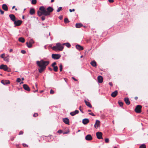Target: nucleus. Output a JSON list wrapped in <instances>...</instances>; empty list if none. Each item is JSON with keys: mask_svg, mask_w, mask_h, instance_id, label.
Listing matches in <instances>:
<instances>
[{"mask_svg": "<svg viewBox=\"0 0 148 148\" xmlns=\"http://www.w3.org/2000/svg\"><path fill=\"white\" fill-rule=\"evenodd\" d=\"M49 63V61H45L43 60H41L40 61H37V64L38 66L40 67V68L38 69L39 72L40 73H41L44 71L46 68V66H47Z\"/></svg>", "mask_w": 148, "mask_h": 148, "instance_id": "f257e3e1", "label": "nucleus"}, {"mask_svg": "<svg viewBox=\"0 0 148 148\" xmlns=\"http://www.w3.org/2000/svg\"><path fill=\"white\" fill-rule=\"evenodd\" d=\"M64 48V47L62 44H61L59 43H57L56 44V45L52 47V49L53 50L57 51H62L63 50Z\"/></svg>", "mask_w": 148, "mask_h": 148, "instance_id": "f03ea898", "label": "nucleus"}, {"mask_svg": "<svg viewBox=\"0 0 148 148\" xmlns=\"http://www.w3.org/2000/svg\"><path fill=\"white\" fill-rule=\"evenodd\" d=\"M39 10L37 12V14L39 16H40L42 15L45 16V7L44 6H42L40 7Z\"/></svg>", "mask_w": 148, "mask_h": 148, "instance_id": "7ed1b4c3", "label": "nucleus"}, {"mask_svg": "<svg viewBox=\"0 0 148 148\" xmlns=\"http://www.w3.org/2000/svg\"><path fill=\"white\" fill-rule=\"evenodd\" d=\"M53 8L51 7H49L47 10L45 8V16H47L50 15V13L53 12Z\"/></svg>", "mask_w": 148, "mask_h": 148, "instance_id": "20e7f679", "label": "nucleus"}, {"mask_svg": "<svg viewBox=\"0 0 148 148\" xmlns=\"http://www.w3.org/2000/svg\"><path fill=\"white\" fill-rule=\"evenodd\" d=\"M0 69L8 72H10V69L8 68L6 65L3 64H2L0 66Z\"/></svg>", "mask_w": 148, "mask_h": 148, "instance_id": "39448f33", "label": "nucleus"}, {"mask_svg": "<svg viewBox=\"0 0 148 148\" xmlns=\"http://www.w3.org/2000/svg\"><path fill=\"white\" fill-rule=\"evenodd\" d=\"M141 106L140 105H137L135 109V111L137 113H140L141 112Z\"/></svg>", "mask_w": 148, "mask_h": 148, "instance_id": "423d86ee", "label": "nucleus"}, {"mask_svg": "<svg viewBox=\"0 0 148 148\" xmlns=\"http://www.w3.org/2000/svg\"><path fill=\"white\" fill-rule=\"evenodd\" d=\"M61 57L60 54H53L52 55V58L55 60H58Z\"/></svg>", "mask_w": 148, "mask_h": 148, "instance_id": "0eeeda50", "label": "nucleus"}, {"mask_svg": "<svg viewBox=\"0 0 148 148\" xmlns=\"http://www.w3.org/2000/svg\"><path fill=\"white\" fill-rule=\"evenodd\" d=\"M96 136L98 139H102V133L101 132H98L96 133Z\"/></svg>", "mask_w": 148, "mask_h": 148, "instance_id": "6e6552de", "label": "nucleus"}, {"mask_svg": "<svg viewBox=\"0 0 148 148\" xmlns=\"http://www.w3.org/2000/svg\"><path fill=\"white\" fill-rule=\"evenodd\" d=\"M22 22V21L21 20H18L17 21H15L14 22V23L15 25V26H20Z\"/></svg>", "mask_w": 148, "mask_h": 148, "instance_id": "1a4fd4ad", "label": "nucleus"}, {"mask_svg": "<svg viewBox=\"0 0 148 148\" xmlns=\"http://www.w3.org/2000/svg\"><path fill=\"white\" fill-rule=\"evenodd\" d=\"M100 123V122L99 120H96V123L94 125V127L96 129L98 128L99 126Z\"/></svg>", "mask_w": 148, "mask_h": 148, "instance_id": "9d476101", "label": "nucleus"}, {"mask_svg": "<svg viewBox=\"0 0 148 148\" xmlns=\"http://www.w3.org/2000/svg\"><path fill=\"white\" fill-rule=\"evenodd\" d=\"M9 17L11 20L13 21L14 22L16 20V18L14 15L13 14H10L9 15Z\"/></svg>", "mask_w": 148, "mask_h": 148, "instance_id": "9b49d317", "label": "nucleus"}, {"mask_svg": "<svg viewBox=\"0 0 148 148\" xmlns=\"http://www.w3.org/2000/svg\"><path fill=\"white\" fill-rule=\"evenodd\" d=\"M79 111L78 110H76L75 111L71 112L70 113V114L72 116H74L77 114L78 113Z\"/></svg>", "mask_w": 148, "mask_h": 148, "instance_id": "f8f14e48", "label": "nucleus"}, {"mask_svg": "<svg viewBox=\"0 0 148 148\" xmlns=\"http://www.w3.org/2000/svg\"><path fill=\"white\" fill-rule=\"evenodd\" d=\"M92 138V137L90 134H88L85 137V139L87 140H91Z\"/></svg>", "mask_w": 148, "mask_h": 148, "instance_id": "ddd939ff", "label": "nucleus"}, {"mask_svg": "<svg viewBox=\"0 0 148 148\" xmlns=\"http://www.w3.org/2000/svg\"><path fill=\"white\" fill-rule=\"evenodd\" d=\"M23 87L24 89L27 91H29L30 89L29 86L26 84H24L23 85Z\"/></svg>", "mask_w": 148, "mask_h": 148, "instance_id": "4468645a", "label": "nucleus"}, {"mask_svg": "<svg viewBox=\"0 0 148 148\" xmlns=\"http://www.w3.org/2000/svg\"><path fill=\"white\" fill-rule=\"evenodd\" d=\"M63 121L65 123L69 125V120L68 118H66L63 119Z\"/></svg>", "mask_w": 148, "mask_h": 148, "instance_id": "2eb2a0df", "label": "nucleus"}, {"mask_svg": "<svg viewBox=\"0 0 148 148\" xmlns=\"http://www.w3.org/2000/svg\"><path fill=\"white\" fill-rule=\"evenodd\" d=\"M76 48L79 51L82 50L84 49V48L83 47L79 45H76Z\"/></svg>", "mask_w": 148, "mask_h": 148, "instance_id": "dca6fc26", "label": "nucleus"}, {"mask_svg": "<svg viewBox=\"0 0 148 148\" xmlns=\"http://www.w3.org/2000/svg\"><path fill=\"white\" fill-rule=\"evenodd\" d=\"M98 82L99 83H101L103 81V78L101 76H99L97 77Z\"/></svg>", "mask_w": 148, "mask_h": 148, "instance_id": "f3484780", "label": "nucleus"}, {"mask_svg": "<svg viewBox=\"0 0 148 148\" xmlns=\"http://www.w3.org/2000/svg\"><path fill=\"white\" fill-rule=\"evenodd\" d=\"M124 101L125 102V103L127 105H129L130 104V102L128 98L126 97L124 99Z\"/></svg>", "mask_w": 148, "mask_h": 148, "instance_id": "a211bd4d", "label": "nucleus"}, {"mask_svg": "<svg viewBox=\"0 0 148 148\" xmlns=\"http://www.w3.org/2000/svg\"><path fill=\"white\" fill-rule=\"evenodd\" d=\"M117 94L118 91L117 90H116L114 92H112V93L111 94V95L112 97H114L117 95Z\"/></svg>", "mask_w": 148, "mask_h": 148, "instance_id": "6ab92c4d", "label": "nucleus"}, {"mask_svg": "<svg viewBox=\"0 0 148 148\" xmlns=\"http://www.w3.org/2000/svg\"><path fill=\"white\" fill-rule=\"evenodd\" d=\"M89 121L88 119H84L82 120V123L84 125H86L89 123Z\"/></svg>", "mask_w": 148, "mask_h": 148, "instance_id": "aec40b11", "label": "nucleus"}, {"mask_svg": "<svg viewBox=\"0 0 148 148\" xmlns=\"http://www.w3.org/2000/svg\"><path fill=\"white\" fill-rule=\"evenodd\" d=\"M1 83L4 85H6L10 84V82L8 80H2L1 81Z\"/></svg>", "mask_w": 148, "mask_h": 148, "instance_id": "412c9836", "label": "nucleus"}, {"mask_svg": "<svg viewBox=\"0 0 148 148\" xmlns=\"http://www.w3.org/2000/svg\"><path fill=\"white\" fill-rule=\"evenodd\" d=\"M3 9L5 11H7L8 10V7L6 4H3L2 6Z\"/></svg>", "mask_w": 148, "mask_h": 148, "instance_id": "4be33fe9", "label": "nucleus"}, {"mask_svg": "<svg viewBox=\"0 0 148 148\" xmlns=\"http://www.w3.org/2000/svg\"><path fill=\"white\" fill-rule=\"evenodd\" d=\"M90 64L93 67H96L97 66L96 62L94 60L90 62Z\"/></svg>", "mask_w": 148, "mask_h": 148, "instance_id": "5701e85b", "label": "nucleus"}, {"mask_svg": "<svg viewBox=\"0 0 148 148\" xmlns=\"http://www.w3.org/2000/svg\"><path fill=\"white\" fill-rule=\"evenodd\" d=\"M85 102L86 104V105L89 107L90 108H91L92 107V105L90 104V103L88 102L87 101L85 100Z\"/></svg>", "mask_w": 148, "mask_h": 148, "instance_id": "b1692460", "label": "nucleus"}, {"mask_svg": "<svg viewBox=\"0 0 148 148\" xmlns=\"http://www.w3.org/2000/svg\"><path fill=\"white\" fill-rule=\"evenodd\" d=\"M35 12V10L33 8H31L29 11V13L31 15H32Z\"/></svg>", "mask_w": 148, "mask_h": 148, "instance_id": "393cba45", "label": "nucleus"}, {"mask_svg": "<svg viewBox=\"0 0 148 148\" xmlns=\"http://www.w3.org/2000/svg\"><path fill=\"white\" fill-rule=\"evenodd\" d=\"M83 26L82 24L81 23H76L75 25V27L77 28H79Z\"/></svg>", "mask_w": 148, "mask_h": 148, "instance_id": "a878e982", "label": "nucleus"}, {"mask_svg": "<svg viewBox=\"0 0 148 148\" xmlns=\"http://www.w3.org/2000/svg\"><path fill=\"white\" fill-rule=\"evenodd\" d=\"M62 45H65L68 48L70 47L71 46L70 44L68 42L63 43L62 44Z\"/></svg>", "mask_w": 148, "mask_h": 148, "instance_id": "bb28decb", "label": "nucleus"}, {"mask_svg": "<svg viewBox=\"0 0 148 148\" xmlns=\"http://www.w3.org/2000/svg\"><path fill=\"white\" fill-rule=\"evenodd\" d=\"M18 40L22 43L24 42H25V39L24 38L22 37H20L18 39Z\"/></svg>", "mask_w": 148, "mask_h": 148, "instance_id": "cd10ccee", "label": "nucleus"}, {"mask_svg": "<svg viewBox=\"0 0 148 148\" xmlns=\"http://www.w3.org/2000/svg\"><path fill=\"white\" fill-rule=\"evenodd\" d=\"M26 43L27 46L28 48H31V47H32V45L31 44H30V43L29 42H27Z\"/></svg>", "mask_w": 148, "mask_h": 148, "instance_id": "c85d7f7f", "label": "nucleus"}, {"mask_svg": "<svg viewBox=\"0 0 148 148\" xmlns=\"http://www.w3.org/2000/svg\"><path fill=\"white\" fill-rule=\"evenodd\" d=\"M4 60L6 62H8L9 61V59L8 58V57H4L3 58Z\"/></svg>", "mask_w": 148, "mask_h": 148, "instance_id": "c756f323", "label": "nucleus"}, {"mask_svg": "<svg viewBox=\"0 0 148 148\" xmlns=\"http://www.w3.org/2000/svg\"><path fill=\"white\" fill-rule=\"evenodd\" d=\"M53 67V70L57 72L58 71V68L57 66H54Z\"/></svg>", "mask_w": 148, "mask_h": 148, "instance_id": "7c9ffc66", "label": "nucleus"}, {"mask_svg": "<svg viewBox=\"0 0 148 148\" xmlns=\"http://www.w3.org/2000/svg\"><path fill=\"white\" fill-rule=\"evenodd\" d=\"M118 103L120 106L122 107L123 106V103L122 102L119 101H118Z\"/></svg>", "mask_w": 148, "mask_h": 148, "instance_id": "2f4dec72", "label": "nucleus"}, {"mask_svg": "<svg viewBox=\"0 0 148 148\" xmlns=\"http://www.w3.org/2000/svg\"><path fill=\"white\" fill-rule=\"evenodd\" d=\"M69 22L68 19L67 18H65L64 19V22L65 23H69Z\"/></svg>", "mask_w": 148, "mask_h": 148, "instance_id": "473e14b6", "label": "nucleus"}, {"mask_svg": "<svg viewBox=\"0 0 148 148\" xmlns=\"http://www.w3.org/2000/svg\"><path fill=\"white\" fill-rule=\"evenodd\" d=\"M146 148V145L144 144H143L141 145L139 148Z\"/></svg>", "mask_w": 148, "mask_h": 148, "instance_id": "72a5a7b5", "label": "nucleus"}, {"mask_svg": "<svg viewBox=\"0 0 148 148\" xmlns=\"http://www.w3.org/2000/svg\"><path fill=\"white\" fill-rule=\"evenodd\" d=\"M36 2V0H32V4H35Z\"/></svg>", "mask_w": 148, "mask_h": 148, "instance_id": "f704fd0d", "label": "nucleus"}, {"mask_svg": "<svg viewBox=\"0 0 148 148\" xmlns=\"http://www.w3.org/2000/svg\"><path fill=\"white\" fill-rule=\"evenodd\" d=\"M62 65L61 64H60V65L59 66V67H60V71H62Z\"/></svg>", "mask_w": 148, "mask_h": 148, "instance_id": "c9c22d12", "label": "nucleus"}, {"mask_svg": "<svg viewBox=\"0 0 148 148\" xmlns=\"http://www.w3.org/2000/svg\"><path fill=\"white\" fill-rule=\"evenodd\" d=\"M29 42L30 43V44H31L32 45L33 44H34V42L32 39H31L30 40Z\"/></svg>", "mask_w": 148, "mask_h": 148, "instance_id": "e433bc0d", "label": "nucleus"}, {"mask_svg": "<svg viewBox=\"0 0 148 148\" xmlns=\"http://www.w3.org/2000/svg\"><path fill=\"white\" fill-rule=\"evenodd\" d=\"M62 9V7H59L58 9L57 10V12H59Z\"/></svg>", "mask_w": 148, "mask_h": 148, "instance_id": "4c0bfd02", "label": "nucleus"}, {"mask_svg": "<svg viewBox=\"0 0 148 148\" xmlns=\"http://www.w3.org/2000/svg\"><path fill=\"white\" fill-rule=\"evenodd\" d=\"M5 55V53H3L0 56L1 58L3 59L4 58V56Z\"/></svg>", "mask_w": 148, "mask_h": 148, "instance_id": "58836bf2", "label": "nucleus"}, {"mask_svg": "<svg viewBox=\"0 0 148 148\" xmlns=\"http://www.w3.org/2000/svg\"><path fill=\"white\" fill-rule=\"evenodd\" d=\"M109 139L108 138H106L105 139V142L106 143H108L109 142Z\"/></svg>", "mask_w": 148, "mask_h": 148, "instance_id": "ea45409f", "label": "nucleus"}, {"mask_svg": "<svg viewBox=\"0 0 148 148\" xmlns=\"http://www.w3.org/2000/svg\"><path fill=\"white\" fill-rule=\"evenodd\" d=\"M21 79L19 78H18L16 80V82H21Z\"/></svg>", "mask_w": 148, "mask_h": 148, "instance_id": "a19ab883", "label": "nucleus"}, {"mask_svg": "<svg viewBox=\"0 0 148 148\" xmlns=\"http://www.w3.org/2000/svg\"><path fill=\"white\" fill-rule=\"evenodd\" d=\"M56 64V62H54L52 63V64L51 65V66L53 67L55 66V65Z\"/></svg>", "mask_w": 148, "mask_h": 148, "instance_id": "79ce46f5", "label": "nucleus"}, {"mask_svg": "<svg viewBox=\"0 0 148 148\" xmlns=\"http://www.w3.org/2000/svg\"><path fill=\"white\" fill-rule=\"evenodd\" d=\"M21 52L23 54H24L25 53H26V51L24 50H21Z\"/></svg>", "mask_w": 148, "mask_h": 148, "instance_id": "37998d69", "label": "nucleus"}, {"mask_svg": "<svg viewBox=\"0 0 148 148\" xmlns=\"http://www.w3.org/2000/svg\"><path fill=\"white\" fill-rule=\"evenodd\" d=\"M54 93V91L52 89H51L50 91V93L51 94H53Z\"/></svg>", "mask_w": 148, "mask_h": 148, "instance_id": "c03bdc74", "label": "nucleus"}, {"mask_svg": "<svg viewBox=\"0 0 148 148\" xmlns=\"http://www.w3.org/2000/svg\"><path fill=\"white\" fill-rule=\"evenodd\" d=\"M38 116V114L37 113H34L33 115V116L34 117H36Z\"/></svg>", "mask_w": 148, "mask_h": 148, "instance_id": "a18cd8bd", "label": "nucleus"}, {"mask_svg": "<svg viewBox=\"0 0 148 148\" xmlns=\"http://www.w3.org/2000/svg\"><path fill=\"white\" fill-rule=\"evenodd\" d=\"M89 114L93 116H95V115L92 112L89 113Z\"/></svg>", "mask_w": 148, "mask_h": 148, "instance_id": "49530a36", "label": "nucleus"}, {"mask_svg": "<svg viewBox=\"0 0 148 148\" xmlns=\"http://www.w3.org/2000/svg\"><path fill=\"white\" fill-rule=\"evenodd\" d=\"M0 12L1 14H4V12L3 11L0 9Z\"/></svg>", "mask_w": 148, "mask_h": 148, "instance_id": "de8ad7c7", "label": "nucleus"}, {"mask_svg": "<svg viewBox=\"0 0 148 148\" xmlns=\"http://www.w3.org/2000/svg\"><path fill=\"white\" fill-rule=\"evenodd\" d=\"M23 145V147H28V145L24 143H23L22 144Z\"/></svg>", "mask_w": 148, "mask_h": 148, "instance_id": "09e8293b", "label": "nucleus"}, {"mask_svg": "<svg viewBox=\"0 0 148 148\" xmlns=\"http://www.w3.org/2000/svg\"><path fill=\"white\" fill-rule=\"evenodd\" d=\"M58 132L59 133L61 134L62 132V131L61 130H59L58 131Z\"/></svg>", "mask_w": 148, "mask_h": 148, "instance_id": "8fccbe9b", "label": "nucleus"}, {"mask_svg": "<svg viewBox=\"0 0 148 148\" xmlns=\"http://www.w3.org/2000/svg\"><path fill=\"white\" fill-rule=\"evenodd\" d=\"M41 19H42V21H44L45 20V16H42L41 18Z\"/></svg>", "mask_w": 148, "mask_h": 148, "instance_id": "3c124183", "label": "nucleus"}, {"mask_svg": "<svg viewBox=\"0 0 148 148\" xmlns=\"http://www.w3.org/2000/svg\"><path fill=\"white\" fill-rule=\"evenodd\" d=\"M23 132L22 131H20L19 133V135H22L23 134Z\"/></svg>", "mask_w": 148, "mask_h": 148, "instance_id": "603ef678", "label": "nucleus"}, {"mask_svg": "<svg viewBox=\"0 0 148 148\" xmlns=\"http://www.w3.org/2000/svg\"><path fill=\"white\" fill-rule=\"evenodd\" d=\"M75 9H70L69 10V11L70 12H73L75 11Z\"/></svg>", "mask_w": 148, "mask_h": 148, "instance_id": "864d4df0", "label": "nucleus"}, {"mask_svg": "<svg viewBox=\"0 0 148 148\" xmlns=\"http://www.w3.org/2000/svg\"><path fill=\"white\" fill-rule=\"evenodd\" d=\"M79 110H80V111L82 113H83L84 112L82 111L81 109V106H80L79 107Z\"/></svg>", "mask_w": 148, "mask_h": 148, "instance_id": "5fc2aeb1", "label": "nucleus"}, {"mask_svg": "<svg viewBox=\"0 0 148 148\" xmlns=\"http://www.w3.org/2000/svg\"><path fill=\"white\" fill-rule=\"evenodd\" d=\"M108 1L109 2L111 3H113L114 1L113 0H109Z\"/></svg>", "mask_w": 148, "mask_h": 148, "instance_id": "6e6d98bb", "label": "nucleus"}, {"mask_svg": "<svg viewBox=\"0 0 148 148\" xmlns=\"http://www.w3.org/2000/svg\"><path fill=\"white\" fill-rule=\"evenodd\" d=\"M109 84L111 86H112V83L111 82H109Z\"/></svg>", "mask_w": 148, "mask_h": 148, "instance_id": "4d7b16f0", "label": "nucleus"}, {"mask_svg": "<svg viewBox=\"0 0 148 148\" xmlns=\"http://www.w3.org/2000/svg\"><path fill=\"white\" fill-rule=\"evenodd\" d=\"M72 78L74 79V80L75 81H77V80L74 77H72Z\"/></svg>", "mask_w": 148, "mask_h": 148, "instance_id": "13d9d810", "label": "nucleus"}, {"mask_svg": "<svg viewBox=\"0 0 148 148\" xmlns=\"http://www.w3.org/2000/svg\"><path fill=\"white\" fill-rule=\"evenodd\" d=\"M13 50L12 49H10L9 50V52H11Z\"/></svg>", "mask_w": 148, "mask_h": 148, "instance_id": "bf43d9fd", "label": "nucleus"}, {"mask_svg": "<svg viewBox=\"0 0 148 148\" xmlns=\"http://www.w3.org/2000/svg\"><path fill=\"white\" fill-rule=\"evenodd\" d=\"M49 70L50 71H52V69L50 67H49Z\"/></svg>", "mask_w": 148, "mask_h": 148, "instance_id": "052dcab7", "label": "nucleus"}, {"mask_svg": "<svg viewBox=\"0 0 148 148\" xmlns=\"http://www.w3.org/2000/svg\"><path fill=\"white\" fill-rule=\"evenodd\" d=\"M134 99L135 100H137L138 99V97H134Z\"/></svg>", "mask_w": 148, "mask_h": 148, "instance_id": "680f3d73", "label": "nucleus"}, {"mask_svg": "<svg viewBox=\"0 0 148 148\" xmlns=\"http://www.w3.org/2000/svg\"><path fill=\"white\" fill-rule=\"evenodd\" d=\"M16 147H19V145H18V144H16Z\"/></svg>", "mask_w": 148, "mask_h": 148, "instance_id": "e2e57ef3", "label": "nucleus"}, {"mask_svg": "<svg viewBox=\"0 0 148 148\" xmlns=\"http://www.w3.org/2000/svg\"><path fill=\"white\" fill-rule=\"evenodd\" d=\"M54 0H51V3H52V2H53L54 1Z\"/></svg>", "mask_w": 148, "mask_h": 148, "instance_id": "0e129e2a", "label": "nucleus"}, {"mask_svg": "<svg viewBox=\"0 0 148 148\" xmlns=\"http://www.w3.org/2000/svg\"><path fill=\"white\" fill-rule=\"evenodd\" d=\"M91 111V110H88V112H90Z\"/></svg>", "mask_w": 148, "mask_h": 148, "instance_id": "69168bd1", "label": "nucleus"}, {"mask_svg": "<svg viewBox=\"0 0 148 148\" xmlns=\"http://www.w3.org/2000/svg\"><path fill=\"white\" fill-rule=\"evenodd\" d=\"M15 7V6H14L12 7V9H13Z\"/></svg>", "mask_w": 148, "mask_h": 148, "instance_id": "338daca9", "label": "nucleus"}, {"mask_svg": "<svg viewBox=\"0 0 148 148\" xmlns=\"http://www.w3.org/2000/svg\"><path fill=\"white\" fill-rule=\"evenodd\" d=\"M22 80H24V78L23 77H22Z\"/></svg>", "mask_w": 148, "mask_h": 148, "instance_id": "774afa93", "label": "nucleus"}]
</instances>
